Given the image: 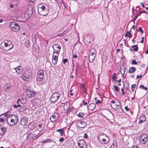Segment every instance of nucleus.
I'll return each mask as SVG.
<instances>
[{"instance_id": "1", "label": "nucleus", "mask_w": 148, "mask_h": 148, "mask_svg": "<svg viewBox=\"0 0 148 148\" xmlns=\"http://www.w3.org/2000/svg\"><path fill=\"white\" fill-rule=\"evenodd\" d=\"M0 48L5 51H8L13 48V45L8 40H5L0 45Z\"/></svg>"}, {"instance_id": "2", "label": "nucleus", "mask_w": 148, "mask_h": 148, "mask_svg": "<svg viewBox=\"0 0 148 148\" xmlns=\"http://www.w3.org/2000/svg\"><path fill=\"white\" fill-rule=\"evenodd\" d=\"M18 118L17 116L14 114H8L7 116L6 122L11 126H13L18 123Z\"/></svg>"}, {"instance_id": "3", "label": "nucleus", "mask_w": 148, "mask_h": 148, "mask_svg": "<svg viewBox=\"0 0 148 148\" xmlns=\"http://www.w3.org/2000/svg\"><path fill=\"white\" fill-rule=\"evenodd\" d=\"M49 10L48 6L46 4H40L38 6V12L39 14L43 16L47 15Z\"/></svg>"}, {"instance_id": "4", "label": "nucleus", "mask_w": 148, "mask_h": 148, "mask_svg": "<svg viewBox=\"0 0 148 148\" xmlns=\"http://www.w3.org/2000/svg\"><path fill=\"white\" fill-rule=\"evenodd\" d=\"M97 140L103 144H107L109 141L108 137L103 133H100L97 135Z\"/></svg>"}, {"instance_id": "5", "label": "nucleus", "mask_w": 148, "mask_h": 148, "mask_svg": "<svg viewBox=\"0 0 148 148\" xmlns=\"http://www.w3.org/2000/svg\"><path fill=\"white\" fill-rule=\"evenodd\" d=\"M9 26L11 30L14 32L18 31L20 29V26L18 24L14 22L10 23Z\"/></svg>"}, {"instance_id": "6", "label": "nucleus", "mask_w": 148, "mask_h": 148, "mask_svg": "<svg viewBox=\"0 0 148 148\" xmlns=\"http://www.w3.org/2000/svg\"><path fill=\"white\" fill-rule=\"evenodd\" d=\"M60 95L58 92L54 93L51 96L50 99L52 102L57 101L60 97Z\"/></svg>"}, {"instance_id": "7", "label": "nucleus", "mask_w": 148, "mask_h": 148, "mask_svg": "<svg viewBox=\"0 0 148 148\" xmlns=\"http://www.w3.org/2000/svg\"><path fill=\"white\" fill-rule=\"evenodd\" d=\"M139 141L142 144H145L147 141V137L145 134H143L141 135L139 138Z\"/></svg>"}, {"instance_id": "8", "label": "nucleus", "mask_w": 148, "mask_h": 148, "mask_svg": "<svg viewBox=\"0 0 148 148\" xmlns=\"http://www.w3.org/2000/svg\"><path fill=\"white\" fill-rule=\"evenodd\" d=\"M52 47L54 49L53 53H56L57 54V55H58L61 49L60 45L58 43H56L52 46Z\"/></svg>"}, {"instance_id": "9", "label": "nucleus", "mask_w": 148, "mask_h": 148, "mask_svg": "<svg viewBox=\"0 0 148 148\" xmlns=\"http://www.w3.org/2000/svg\"><path fill=\"white\" fill-rule=\"evenodd\" d=\"M44 77V71L42 70H40L37 73L36 79L39 82L41 81Z\"/></svg>"}, {"instance_id": "10", "label": "nucleus", "mask_w": 148, "mask_h": 148, "mask_svg": "<svg viewBox=\"0 0 148 148\" xmlns=\"http://www.w3.org/2000/svg\"><path fill=\"white\" fill-rule=\"evenodd\" d=\"M8 114L6 113L0 115V123L2 125H4L5 122L6 121Z\"/></svg>"}, {"instance_id": "11", "label": "nucleus", "mask_w": 148, "mask_h": 148, "mask_svg": "<svg viewBox=\"0 0 148 148\" xmlns=\"http://www.w3.org/2000/svg\"><path fill=\"white\" fill-rule=\"evenodd\" d=\"M26 93L28 97L29 98L32 97L36 94V92L33 90L27 89L26 90Z\"/></svg>"}, {"instance_id": "12", "label": "nucleus", "mask_w": 148, "mask_h": 148, "mask_svg": "<svg viewBox=\"0 0 148 148\" xmlns=\"http://www.w3.org/2000/svg\"><path fill=\"white\" fill-rule=\"evenodd\" d=\"M78 145L80 148H87L86 143L83 140H79L77 142Z\"/></svg>"}, {"instance_id": "13", "label": "nucleus", "mask_w": 148, "mask_h": 148, "mask_svg": "<svg viewBox=\"0 0 148 148\" xmlns=\"http://www.w3.org/2000/svg\"><path fill=\"white\" fill-rule=\"evenodd\" d=\"M58 55H54V53H53L52 58V62L54 65L56 64L58 62Z\"/></svg>"}, {"instance_id": "14", "label": "nucleus", "mask_w": 148, "mask_h": 148, "mask_svg": "<svg viewBox=\"0 0 148 148\" xmlns=\"http://www.w3.org/2000/svg\"><path fill=\"white\" fill-rule=\"evenodd\" d=\"M78 126L80 128H84L86 126L87 124L84 121H80L78 123Z\"/></svg>"}, {"instance_id": "15", "label": "nucleus", "mask_w": 148, "mask_h": 148, "mask_svg": "<svg viewBox=\"0 0 148 148\" xmlns=\"http://www.w3.org/2000/svg\"><path fill=\"white\" fill-rule=\"evenodd\" d=\"M21 68V67L19 66L17 67L14 68V69L15 70L17 74H19L22 73L23 72Z\"/></svg>"}, {"instance_id": "16", "label": "nucleus", "mask_w": 148, "mask_h": 148, "mask_svg": "<svg viewBox=\"0 0 148 148\" xmlns=\"http://www.w3.org/2000/svg\"><path fill=\"white\" fill-rule=\"evenodd\" d=\"M27 123V119L25 117H23L20 121V124L23 126L25 125Z\"/></svg>"}, {"instance_id": "17", "label": "nucleus", "mask_w": 148, "mask_h": 148, "mask_svg": "<svg viewBox=\"0 0 148 148\" xmlns=\"http://www.w3.org/2000/svg\"><path fill=\"white\" fill-rule=\"evenodd\" d=\"M96 107V105L94 103H91L87 107L88 109L92 110L94 109Z\"/></svg>"}, {"instance_id": "18", "label": "nucleus", "mask_w": 148, "mask_h": 148, "mask_svg": "<svg viewBox=\"0 0 148 148\" xmlns=\"http://www.w3.org/2000/svg\"><path fill=\"white\" fill-rule=\"evenodd\" d=\"M90 55L96 56V51L95 49L92 48L90 51Z\"/></svg>"}, {"instance_id": "19", "label": "nucleus", "mask_w": 148, "mask_h": 148, "mask_svg": "<svg viewBox=\"0 0 148 148\" xmlns=\"http://www.w3.org/2000/svg\"><path fill=\"white\" fill-rule=\"evenodd\" d=\"M136 70V68L133 67H130L128 71V72L129 73H132L134 72Z\"/></svg>"}, {"instance_id": "20", "label": "nucleus", "mask_w": 148, "mask_h": 148, "mask_svg": "<svg viewBox=\"0 0 148 148\" xmlns=\"http://www.w3.org/2000/svg\"><path fill=\"white\" fill-rule=\"evenodd\" d=\"M126 69L124 66L122 65L121 68V73L122 75H124Z\"/></svg>"}, {"instance_id": "21", "label": "nucleus", "mask_w": 148, "mask_h": 148, "mask_svg": "<svg viewBox=\"0 0 148 148\" xmlns=\"http://www.w3.org/2000/svg\"><path fill=\"white\" fill-rule=\"evenodd\" d=\"M96 56L94 55H90L89 57V60L90 62H92L94 60Z\"/></svg>"}, {"instance_id": "22", "label": "nucleus", "mask_w": 148, "mask_h": 148, "mask_svg": "<svg viewBox=\"0 0 148 148\" xmlns=\"http://www.w3.org/2000/svg\"><path fill=\"white\" fill-rule=\"evenodd\" d=\"M70 106V103H67L65 104L64 106V108L65 110H67Z\"/></svg>"}, {"instance_id": "23", "label": "nucleus", "mask_w": 148, "mask_h": 148, "mask_svg": "<svg viewBox=\"0 0 148 148\" xmlns=\"http://www.w3.org/2000/svg\"><path fill=\"white\" fill-rule=\"evenodd\" d=\"M56 116L54 114L52 115L50 119L51 121L52 122H54L56 121V119L57 118L56 117Z\"/></svg>"}, {"instance_id": "24", "label": "nucleus", "mask_w": 148, "mask_h": 148, "mask_svg": "<svg viewBox=\"0 0 148 148\" xmlns=\"http://www.w3.org/2000/svg\"><path fill=\"white\" fill-rule=\"evenodd\" d=\"M56 131L59 132L61 136H62L64 133V130L62 129H58L56 130Z\"/></svg>"}, {"instance_id": "25", "label": "nucleus", "mask_w": 148, "mask_h": 148, "mask_svg": "<svg viewBox=\"0 0 148 148\" xmlns=\"http://www.w3.org/2000/svg\"><path fill=\"white\" fill-rule=\"evenodd\" d=\"M77 116L81 118H83L84 116V113L82 112H80L79 113L77 114Z\"/></svg>"}, {"instance_id": "26", "label": "nucleus", "mask_w": 148, "mask_h": 148, "mask_svg": "<svg viewBox=\"0 0 148 148\" xmlns=\"http://www.w3.org/2000/svg\"><path fill=\"white\" fill-rule=\"evenodd\" d=\"M29 45V42L28 40H25V46L27 48L28 47Z\"/></svg>"}, {"instance_id": "27", "label": "nucleus", "mask_w": 148, "mask_h": 148, "mask_svg": "<svg viewBox=\"0 0 148 148\" xmlns=\"http://www.w3.org/2000/svg\"><path fill=\"white\" fill-rule=\"evenodd\" d=\"M6 129L5 127H2L0 130V131H1V134L3 135V134L6 131ZM0 133H1V132H0Z\"/></svg>"}, {"instance_id": "28", "label": "nucleus", "mask_w": 148, "mask_h": 148, "mask_svg": "<svg viewBox=\"0 0 148 148\" xmlns=\"http://www.w3.org/2000/svg\"><path fill=\"white\" fill-rule=\"evenodd\" d=\"M132 47L134 48V49H133V51H136L138 50V47L137 45H133L132 46Z\"/></svg>"}, {"instance_id": "29", "label": "nucleus", "mask_w": 148, "mask_h": 148, "mask_svg": "<svg viewBox=\"0 0 148 148\" xmlns=\"http://www.w3.org/2000/svg\"><path fill=\"white\" fill-rule=\"evenodd\" d=\"M116 102L114 101L113 100L111 101V103H112V104H110V105L111 107L114 109H115V106L114 104Z\"/></svg>"}, {"instance_id": "30", "label": "nucleus", "mask_w": 148, "mask_h": 148, "mask_svg": "<svg viewBox=\"0 0 148 148\" xmlns=\"http://www.w3.org/2000/svg\"><path fill=\"white\" fill-rule=\"evenodd\" d=\"M115 106V108H117V107H120L121 106L120 103L119 101H117L116 102H115L114 104Z\"/></svg>"}, {"instance_id": "31", "label": "nucleus", "mask_w": 148, "mask_h": 148, "mask_svg": "<svg viewBox=\"0 0 148 148\" xmlns=\"http://www.w3.org/2000/svg\"><path fill=\"white\" fill-rule=\"evenodd\" d=\"M136 87V84H133L131 86V89H132V92H134L135 90V87Z\"/></svg>"}, {"instance_id": "32", "label": "nucleus", "mask_w": 148, "mask_h": 148, "mask_svg": "<svg viewBox=\"0 0 148 148\" xmlns=\"http://www.w3.org/2000/svg\"><path fill=\"white\" fill-rule=\"evenodd\" d=\"M140 119L143 121H145L146 118L144 115H142L140 117Z\"/></svg>"}, {"instance_id": "33", "label": "nucleus", "mask_w": 148, "mask_h": 148, "mask_svg": "<svg viewBox=\"0 0 148 148\" xmlns=\"http://www.w3.org/2000/svg\"><path fill=\"white\" fill-rule=\"evenodd\" d=\"M36 99H35V100L34 101H33L32 103H33V105H34V106H35V108H37L38 107V106L39 105H38V103L36 102L35 101Z\"/></svg>"}, {"instance_id": "34", "label": "nucleus", "mask_w": 148, "mask_h": 148, "mask_svg": "<svg viewBox=\"0 0 148 148\" xmlns=\"http://www.w3.org/2000/svg\"><path fill=\"white\" fill-rule=\"evenodd\" d=\"M14 5H16V4L14 3L13 1L12 0V1L10 2V8H13L14 7Z\"/></svg>"}, {"instance_id": "35", "label": "nucleus", "mask_w": 148, "mask_h": 148, "mask_svg": "<svg viewBox=\"0 0 148 148\" xmlns=\"http://www.w3.org/2000/svg\"><path fill=\"white\" fill-rule=\"evenodd\" d=\"M140 88L145 90H147V88L146 87H145L143 85H140Z\"/></svg>"}, {"instance_id": "36", "label": "nucleus", "mask_w": 148, "mask_h": 148, "mask_svg": "<svg viewBox=\"0 0 148 148\" xmlns=\"http://www.w3.org/2000/svg\"><path fill=\"white\" fill-rule=\"evenodd\" d=\"M114 88L115 90L117 92H118L120 90V88L116 86H114Z\"/></svg>"}, {"instance_id": "37", "label": "nucleus", "mask_w": 148, "mask_h": 148, "mask_svg": "<svg viewBox=\"0 0 148 148\" xmlns=\"http://www.w3.org/2000/svg\"><path fill=\"white\" fill-rule=\"evenodd\" d=\"M116 74L115 73H114L112 75V79L113 81H114L116 80Z\"/></svg>"}, {"instance_id": "38", "label": "nucleus", "mask_w": 148, "mask_h": 148, "mask_svg": "<svg viewBox=\"0 0 148 148\" xmlns=\"http://www.w3.org/2000/svg\"><path fill=\"white\" fill-rule=\"evenodd\" d=\"M73 107H70L69 108H68V112H71L72 111H73Z\"/></svg>"}, {"instance_id": "39", "label": "nucleus", "mask_w": 148, "mask_h": 148, "mask_svg": "<svg viewBox=\"0 0 148 148\" xmlns=\"http://www.w3.org/2000/svg\"><path fill=\"white\" fill-rule=\"evenodd\" d=\"M132 64H138L137 62L136 61L135 59L132 60Z\"/></svg>"}, {"instance_id": "40", "label": "nucleus", "mask_w": 148, "mask_h": 148, "mask_svg": "<svg viewBox=\"0 0 148 148\" xmlns=\"http://www.w3.org/2000/svg\"><path fill=\"white\" fill-rule=\"evenodd\" d=\"M138 32H140L141 33H143V30L141 27H139L138 30Z\"/></svg>"}, {"instance_id": "41", "label": "nucleus", "mask_w": 148, "mask_h": 148, "mask_svg": "<svg viewBox=\"0 0 148 148\" xmlns=\"http://www.w3.org/2000/svg\"><path fill=\"white\" fill-rule=\"evenodd\" d=\"M21 105L20 104H18L17 105H13V107L14 108H17L19 107H21Z\"/></svg>"}, {"instance_id": "42", "label": "nucleus", "mask_w": 148, "mask_h": 148, "mask_svg": "<svg viewBox=\"0 0 148 148\" xmlns=\"http://www.w3.org/2000/svg\"><path fill=\"white\" fill-rule=\"evenodd\" d=\"M68 62V60L66 58L63 59V63L64 64H65L66 62Z\"/></svg>"}, {"instance_id": "43", "label": "nucleus", "mask_w": 148, "mask_h": 148, "mask_svg": "<svg viewBox=\"0 0 148 148\" xmlns=\"http://www.w3.org/2000/svg\"><path fill=\"white\" fill-rule=\"evenodd\" d=\"M128 36L130 38H131L132 36V34L130 33V32L129 34H128Z\"/></svg>"}, {"instance_id": "44", "label": "nucleus", "mask_w": 148, "mask_h": 148, "mask_svg": "<svg viewBox=\"0 0 148 148\" xmlns=\"http://www.w3.org/2000/svg\"><path fill=\"white\" fill-rule=\"evenodd\" d=\"M145 121H143L142 120H140V119L139 121L138 122V123L139 124H141V123H143Z\"/></svg>"}, {"instance_id": "45", "label": "nucleus", "mask_w": 148, "mask_h": 148, "mask_svg": "<svg viewBox=\"0 0 148 148\" xmlns=\"http://www.w3.org/2000/svg\"><path fill=\"white\" fill-rule=\"evenodd\" d=\"M68 32V30H66L64 31L63 32V34L64 35L66 34H67V32Z\"/></svg>"}, {"instance_id": "46", "label": "nucleus", "mask_w": 148, "mask_h": 148, "mask_svg": "<svg viewBox=\"0 0 148 148\" xmlns=\"http://www.w3.org/2000/svg\"><path fill=\"white\" fill-rule=\"evenodd\" d=\"M64 140V138H60V139L59 140V141L60 142H63Z\"/></svg>"}, {"instance_id": "47", "label": "nucleus", "mask_w": 148, "mask_h": 148, "mask_svg": "<svg viewBox=\"0 0 148 148\" xmlns=\"http://www.w3.org/2000/svg\"><path fill=\"white\" fill-rule=\"evenodd\" d=\"M101 101L99 100H97V101H96L95 103L96 104H98V103H101Z\"/></svg>"}, {"instance_id": "48", "label": "nucleus", "mask_w": 148, "mask_h": 148, "mask_svg": "<svg viewBox=\"0 0 148 148\" xmlns=\"http://www.w3.org/2000/svg\"><path fill=\"white\" fill-rule=\"evenodd\" d=\"M23 109L24 110H26L27 109V108L26 106H23Z\"/></svg>"}, {"instance_id": "49", "label": "nucleus", "mask_w": 148, "mask_h": 148, "mask_svg": "<svg viewBox=\"0 0 148 148\" xmlns=\"http://www.w3.org/2000/svg\"><path fill=\"white\" fill-rule=\"evenodd\" d=\"M125 108L126 111H129L130 110V109L128 108L127 106H125Z\"/></svg>"}, {"instance_id": "50", "label": "nucleus", "mask_w": 148, "mask_h": 148, "mask_svg": "<svg viewBox=\"0 0 148 148\" xmlns=\"http://www.w3.org/2000/svg\"><path fill=\"white\" fill-rule=\"evenodd\" d=\"M142 76H143L142 75H140L139 76V75H137L136 79H138L139 78H140L142 77Z\"/></svg>"}, {"instance_id": "51", "label": "nucleus", "mask_w": 148, "mask_h": 148, "mask_svg": "<svg viewBox=\"0 0 148 148\" xmlns=\"http://www.w3.org/2000/svg\"><path fill=\"white\" fill-rule=\"evenodd\" d=\"M82 102H83V104L84 105H86L87 104V102H85L84 101V100H83L82 101Z\"/></svg>"}, {"instance_id": "52", "label": "nucleus", "mask_w": 148, "mask_h": 148, "mask_svg": "<svg viewBox=\"0 0 148 148\" xmlns=\"http://www.w3.org/2000/svg\"><path fill=\"white\" fill-rule=\"evenodd\" d=\"M84 138H87L88 137V136L86 134V133L84 134Z\"/></svg>"}, {"instance_id": "53", "label": "nucleus", "mask_w": 148, "mask_h": 148, "mask_svg": "<svg viewBox=\"0 0 148 148\" xmlns=\"http://www.w3.org/2000/svg\"><path fill=\"white\" fill-rule=\"evenodd\" d=\"M30 14H28V17L29 16V15L30 16L32 15V13H33V11H32V10H31V11H30Z\"/></svg>"}, {"instance_id": "54", "label": "nucleus", "mask_w": 148, "mask_h": 148, "mask_svg": "<svg viewBox=\"0 0 148 148\" xmlns=\"http://www.w3.org/2000/svg\"><path fill=\"white\" fill-rule=\"evenodd\" d=\"M138 15L137 14L136 15V16H135V17H134V19H133V20H134V21L136 20L137 18V17H138Z\"/></svg>"}, {"instance_id": "55", "label": "nucleus", "mask_w": 148, "mask_h": 148, "mask_svg": "<svg viewBox=\"0 0 148 148\" xmlns=\"http://www.w3.org/2000/svg\"><path fill=\"white\" fill-rule=\"evenodd\" d=\"M144 37H143L142 38V40H141V41H140V42L141 43H143L144 42Z\"/></svg>"}, {"instance_id": "56", "label": "nucleus", "mask_w": 148, "mask_h": 148, "mask_svg": "<svg viewBox=\"0 0 148 148\" xmlns=\"http://www.w3.org/2000/svg\"><path fill=\"white\" fill-rule=\"evenodd\" d=\"M110 148H116V147L114 145H112Z\"/></svg>"}, {"instance_id": "57", "label": "nucleus", "mask_w": 148, "mask_h": 148, "mask_svg": "<svg viewBox=\"0 0 148 148\" xmlns=\"http://www.w3.org/2000/svg\"><path fill=\"white\" fill-rule=\"evenodd\" d=\"M77 55H74L73 56V58H77Z\"/></svg>"}, {"instance_id": "58", "label": "nucleus", "mask_w": 148, "mask_h": 148, "mask_svg": "<svg viewBox=\"0 0 148 148\" xmlns=\"http://www.w3.org/2000/svg\"><path fill=\"white\" fill-rule=\"evenodd\" d=\"M121 91H122V95H124V94H125V92H124V91H123V89L122 88H121Z\"/></svg>"}, {"instance_id": "59", "label": "nucleus", "mask_w": 148, "mask_h": 148, "mask_svg": "<svg viewBox=\"0 0 148 148\" xmlns=\"http://www.w3.org/2000/svg\"><path fill=\"white\" fill-rule=\"evenodd\" d=\"M38 127L39 129H40L42 127V125L41 124H39L38 125Z\"/></svg>"}, {"instance_id": "60", "label": "nucleus", "mask_w": 148, "mask_h": 148, "mask_svg": "<svg viewBox=\"0 0 148 148\" xmlns=\"http://www.w3.org/2000/svg\"><path fill=\"white\" fill-rule=\"evenodd\" d=\"M72 90H70V92H71V93L70 94V95L71 96H72L73 95V94L72 93Z\"/></svg>"}, {"instance_id": "61", "label": "nucleus", "mask_w": 148, "mask_h": 148, "mask_svg": "<svg viewBox=\"0 0 148 148\" xmlns=\"http://www.w3.org/2000/svg\"><path fill=\"white\" fill-rule=\"evenodd\" d=\"M132 148H138V146H132Z\"/></svg>"}, {"instance_id": "62", "label": "nucleus", "mask_w": 148, "mask_h": 148, "mask_svg": "<svg viewBox=\"0 0 148 148\" xmlns=\"http://www.w3.org/2000/svg\"><path fill=\"white\" fill-rule=\"evenodd\" d=\"M21 100L20 99H18V101L17 102V103L18 104L19 103V102Z\"/></svg>"}, {"instance_id": "63", "label": "nucleus", "mask_w": 148, "mask_h": 148, "mask_svg": "<svg viewBox=\"0 0 148 148\" xmlns=\"http://www.w3.org/2000/svg\"><path fill=\"white\" fill-rule=\"evenodd\" d=\"M84 92L85 93H87V92H87V90H86V89H85V88H84Z\"/></svg>"}, {"instance_id": "64", "label": "nucleus", "mask_w": 148, "mask_h": 148, "mask_svg": "<svg viewBox=\"0 0 148 148\" xmlns=\"http://www.w3.org/2000/svg\"><path fill=\"white\" fill-rule=\"evenodd\" d=\"M39 136H38V135H36V136H35V138L37 139V138L38 137H39Z\"/></svg>"}]
</instances>
